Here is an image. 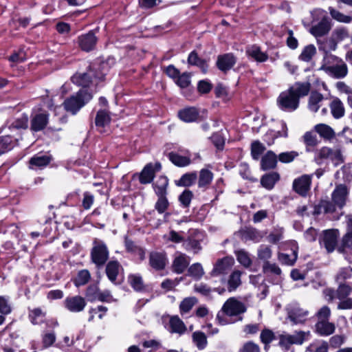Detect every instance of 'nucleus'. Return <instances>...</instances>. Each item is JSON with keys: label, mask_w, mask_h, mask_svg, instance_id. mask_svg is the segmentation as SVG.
I'll use <instances>...</instances> for the list:
<instances>
[{"label": "nucleus", "mask_w": 352, "mask_h": 352, "mask_svg": "<svg viewBox=\"0 0 352 352\" xmlns=\"http://www.w3.org/2000/svg\"><path fill=\"white\" fill-rule=\"evenodd\" d=\"M245 304L234 298H230L223 304L221 312L217 318L222 325L232 323L235 321H241L243 317L241 316L246 311Z\"/></svg>", "instance_id": "nucleus-1"}, {"label": "nucleus", "mask_w": 352, "mask_h": 352, "mask_svg": "<svg viewBox=\"0 0 352 352\" xmlns=\"http://www.w3.org/2000/svg\"><path fill=\"white\" fill-rule=\"evenodd\" d=\"M319 49L325 51V55L320 69L323 70L329 76L334 78H344L348 74L346 64L341 58L327 54L324 46H320Z\"/></svg>", "instance_id": "nucleus-2"}, {"label": "nucleus", "mask_w": 352, "mask_h": 352, "mask_svg": "<svg viewBox=\"0 0 352 352\" xmlns=\"http://www.w3.org/2000/svg\"><path fill=\"white\" fill-rule=\"evenodd\" d=\"M91 98V93L85 89H81L76 95L66 99L63 102V106L67 111L76 114Z\"/></svg>", "instance_id": "nucleus-3"}, {"label": "nucleus", "mask_w": 352, "mask_h": 352, "mask_svg": "<svg viewBox=\"0 0 352 352\" xmlns=\"http://www.w3.org/2000/svg\"><path fill=\"white\" fill-rule=\"evenodd\" d=\"M331 161L335 166L343 162V157L341 151L338 148H331L327 146H322L315 152L314 162L318 164H322L327 161Z\"/></svg>", "instance_id": "nucleus-4"}, {"label": "nucleus", "mask_w": 352, "mask_h": 352, "mask_svg": "<svg viewBox=\"0 0 352 352\" xmlns=\"http://www.w3.org/2000/svg\"><path fill=\"white\" fill-rule=\"evenodd\" d=\"M285 310L287 318L289 319L293 324H304L309 315V311L302 307L297 302H292L287 305Z\"/></svg>", "instance_id": "nucleus-5"}, {"label": "nucleus", "mask_w": 352, "mask_h": 352, "mask_svg": "<svg viewBox=\"0 0 352 352\" xmlns=\"http://www.w3.org/2000/svg\"><path fill=\"white\" fill-rule=\"evenodd\" d=\"M311 336L309 331H296L293 334L283 333L279 336V345L288 349L291 345H301L307 340Z\"/></svg>", "instance_id": "nucleus-6"}, {"label": "nucleus", "mask_w": 352, "mask_h": 352, "mask_svg": "<svg viewBox=\"0 0 352 352\" xmlns=\"http://www.w3.org/2000/svg\"><path fill=\"white\" fill-rule=\"evenodd\" d=\"M109 258V251L106 245L100 241L95 240L91 251V258L98 267L102 266Z\"/></svg>", "instance_id": "nucleus-7"}, {"label": "nucleus", "mask_w": 352, "mask_h": 352, "mask_svg": "<svg viewBox=\"0 0 352 352\" xmlns=\"http://www.w3.org/2000/svg\"><path fill=\"white\" fill-rule=\"evenodd\" d=\"M324 11L322 10H316L313 14H317L322 17L321 21L316 25H312L309 30V32L316 38L324 36L327 34L331 28V24L329 19L324 16Z\"/></svg>", "instance_id": "nucleus-8"}, {"label": "nucleus", "mask_w": 352, "mask_h": 352, "mask_svg": "<svg viewBox=\"0 0 352 352\" xmlns=\"http://www.w3.org/2000/svg\"><path fill=\"white\" fill-rule=\"evenodd\" d=\"M277 105L281 110L293 111L298 107L299 100L288 89L280 94L277 98Z\"/></svg>", "instance_id": "nucleus-9"}, {"label": "nucleus", "mask_w": 352, "mask_h": 352, "mask_svg": "<svg viewBox=\"0 0 352 352\" xmlns=\"http://www.w3.org/2000/svg\"><path fill=\"white\" fill-rule=\"evenodd\" d=\"M339 235L337 229L324 230L319 239L320 245L324 247L327 252H332L338 244Z\"/></svg>", "instance_id": "nucleus-10"}, {"label": "nucleus", "mask_w": 352, "mask_h": 352, "mask_svg": "<svg viewBox=\"0 0 352 352\" xmlns=\"http://www.w3.org/2000/svg\"><path fill=\"white\" fill-rule=\"evenodd\" d=\"M311 181V175H302L294 180L292 188L299 195L306 197L310 190Z\"/></svg>", "instance_id": "nucleus-11"}, {"label": "nucleus", "mask_w": 352, "mask_h": 352, "mask_svg": "<svg viewBox=\"0 0 352 352\" xmlns=\"http://www.w3.org/2000/svg\"><path fill=\"white\" fill-rule=\"evenodd\" d=\"M87 305L85 299L80 296H68L64 300L65 307L71 312L82 311Z\"/></svg>", "instance_id": "nucleus-12"}, {"label": "nucleus", "mask_w": 352, "mask_h": 352, "mask_svg": "<svg viewBox=\"0 0 352 352\" xmlns=\"http://www.w3.org/2000/svg\"><path fill=\"white\" fill-rule=\"evenodd\" d=\"M338 251L344 255L345 258L352 262V230L347 231L342 236L341 242L338 247Z\"/></svg>", "instance_id": "nucleus-13"}, {"label": "nucleus", "mask_w": 352, "mask_h": 352, "mask_svg": "<svg viewBox=\"0 0 352 352\" xmlns=\"http://www.w3.org/2000/svg\"><path fill=\"white\" fill-rule=\"evenodd\" d=\"M349 195V189L344 184H339L331 194V199L333 203L339 208H342L346 201Z\"/></svg>", "instance_id": "nucleus-14"}, {"label": "nucleus", "mask_w": 352, "mask_h": 352, "mask_svg": "<svg viewBox=\"0 0 352 352\" xmlns=\"http://www.w3.org/2000/svg\"><path fill=\"white\" fill-rule=\"evenodd\" d=\"M98 38L93 32L82 34L78 38L79 47L85 52H89L94 49Z\"/></svg>", "instance_id": "nucleus-15"}, {"label": "nucleus", "mask_w": 352, "mask_h": 352, "mask_svg": "<svg viewBox=\"0 0 352 352\" xmlns=\"http://www.w3.org/2000/svg\"><path fill=\"white\" fill-rule=\"evenodd\" d=\"M167 330L171 333L183 335L187 331V327L178 316L169 317Z\"/></svg>", "instance_id": "nucleus-16"}, {"label": "nucleus", "mask_w": 352, "mask_h": 352, "mask_svg": "<svg viewBox=\"0 0 352 352\" xmlns=\"http://www.w3.org/2000/svg\"><path fill=\"white\" fill-rule=\"evenodd\" d=\"M190 263V258L185 254L177 253L173 261V271L177 274L183 273Z\"/></svg>", "instance_id": "nucleus-17"}, {"label": "nucleus", "mask_w": 352, "mask_h": 352, "mask_svg": "<svg viewBox=\"0 0 352 352\" xmlns=\"http://www.w3.org/2000/svg\"><path fill=\"white\" fill-rule=\"evenodd\" d=\"M168 262L166 255L163 252H151L149 255L150 265L155 270H163Z\"/></svg>", "instance_id": "nucleus-18"}, {"label": "nucleus", "mask_w": 352, "mask_h": 352, "mask_svg": "<svg viewBox=\"0 0 352 352\" xmlns=\"http://www.w3.org/2000/svg\"><path fill=\"white\" fill-rule=\"evenodd\" d=\"M282 130L275 131L273 130L268 131L264 135L263 140L268 146H271L274 143V140L278 138H287L288 136V129L285 122H281Z\"/></svg>", "instance_id": "nucleus-19"}, {"label": "nucleus", "mask_w": 352, "mask_h": 352, "mask_svg": "<svg viewBox=\"0 0 352 352\" xmlns=\"http://www.w3.org/2000/svg\"><path fill=\"white\" fill-rule=\"evenodd\" d=\"M277 163V155L272 151H268L261 159V168L263 170L274 169Z\"/></svg>", "instance_id": "nucleus-20"}, {"label": "nucleus", "mask_w": 352, "mask_h": 352, "mask_svg": "<svg viewBox=\"0 0 352 352\" xmlns=\"http://www.w3.org/2000/svg\"><path fill=\"white\" fill-rule=\"evenodd\" d=\"M334 323L329 320H319L315 324V332L321 336H328L335 332Z\"/></svg>", "instance_id": "nucleus-21"}, {"label": "nucleus", "mask_w": 352, "mask_h": 352, "mask_svg": "<svg viewBox=\"0 0 352 352\" xmlns=\"http://www.w3.org/2000/svg\"><path fill=\"white\" fill-rule=\"evenodd\" d=\"M236 63V58L232 54H225L218 56L217 67L223 72L230 69Z\"/></svg>", "instance_id": "nucleus-22"}, {"label": "nucleus", "mask_w": 352, "mask_h": 352, "mask_svg": "<svg viewBox=\"0 0 352 352\" xmlns=\"http://www.w3.org/2000/svg\"><path fill=\"white\" fill-rule=\"evenodd\" d=\"M292 246V253L291 254H285V253H280L278 254V260L279 261L284 265H292L294 264L297 259L298 256V247L296 243L294 241L291 242Z\"/></svg>", "instance_id": "nucleus-23"}, {"label": "nucleus", "mask_w": 352, "mask_h": 352, "mask_svg": "<svg viewBox=\"0 0 352 352\" xmlns=\"http://www.w3.org/2000/svg\"><path fill=\"white\" fill-rule=\"evenodd\" d=\"M248 56L258 63L265 62L268 59V55L262 52L261 47L253 45L246 49Z\"/></svg>", "instance_id": "nucleus-24"}, {"label": "nucleus", "mask_w": 352, "mask_h": 352, "mask_svg": "<svg viewBox=\"0 0 352 352\" xmlns=\"http://www.w3.org/2000/svg\"><path fill=\"white\" fill-rule=\"evenodd\" d=\"M52 160V157L48 154L38 153L30 160V167L42 168L47 166Z\"/></svg>", "instance_id": "nucleus-25"}, {"label": "nucleus", "mask_w": 352, "mask_h": 352, "mask_svg": "<svg viewBox=\"0 0 352 352\" xmlns=\"http://www.w3.org/2000/svg\"><path fill=\"white\" fill-rule=\"evenodd\" d=\"M234 261L232 258L225 257L217 261L212 274L218 275L226 273L232 265Z\"/></svg>", "instance_id": "nucleus-26"}, {"label": "nucleus", "mask_w": 352, "mask_h": 352, "mask_svg": "<svg viewBox=\"0 0 352 352\" xmlns=\"http://www.w3.org/2000/svg\"><path fill=\"white\" fill-rule=\"evenodd\" d=\"M122 269V266L117 261H111L107 263L106 274L111 283H116L117 277Z\"/></svg>", "instance_id": "nucleus-27"}, {"label": "nucleus", "mask_w": 352, "mask_h": 352, "mask_svg": "<svg viewBox=\"0 0 352 352\" xmlns=\"http://www.w3.org/2000/svg\"><path fill=\"white\" fill-rule=\"evenodd\" d=\"M18 139L10 135L0 138V155L12 150L17 144Z\"/></svg>", "instance_id": "nucleus-28"}, {"label": "nucleus", "mask_w": 352, "mask_h": 352, "mask_svg": "<svg viewBox=\"0 0 352 352\" xmlns=\"http://www.w3.org/2000/svg\"><path fill=\"white\" fill-rule=\"evenodd\" d=\"M179 118L186 122H192L197 120L199 111L195 107H187L178 112Z\"/></svg>", "instance_id": "nucleus-29"}, {"label": "nucleus", "mask_w": 352, "mask_h": 352, "mask_svg": "<svg viewBox=\"0 0 352 352\" xmlns=\"http://www.w3.org/2000/svg\"><path fill=\"white\" fill-rule=\"evenodd\" d=\"M168 158L173 164L177 166L184 167L188 166L191 163L190 155H181L175 152L168 153Z\"/></svg>", "instance_id": "nucleus-30"}, {"label": "nucleus", "mask_w": 352, "mask_h": 352, "mask_svg": "<svg viewBox=\"0 0 352 352\" xmlns=\"http://www.w3.org/2000/svg\"><path fill=\"white\" fill-rule=\"evenodd\" d=\"M124 245L127 252L133 254L137 256L140 261H142L145 258L144 250L137 245L133 241L129 239L128 237L124 239Z\"/></svg>", "instance_id": "nucleus-31"}, {"label": "nucleus", "mask_w": 352, "mask_h": 352, "mask_svg": "<svg viewBox=\"0 0 352 352\" xmlns=\"http://www.w3.org/2000/svg\"><path fill=\"white\" fill-rule=\"evenodd\" d=\"M314 131L324 140H331L336 136L334 130L326 124H318L315 125Z\"/></svg>", "instance_id": "nucleus-32"}, {"label": "nucleus", "mask_w": 352, "mask_h": 352, "mask_svg": "<svg viewBox=\"0 0 352 352\" xmlns=\"http://www.w3.org/2000/svg\"><path fill=\"white\" fill-rule=\"evenodd\" d=\"M93 74L92 71L83 74H77L72 76V81L79 86L87 87L93 82Z\"/></svg>", "instance_id": "nucleus-33"}, {"label": "nucleus", "mask_w": 352, "mask_h": 352, "mask_svg": "<svg viewBox=\"0 0 352 352\" xmlns=\"http://www.w3.org/2000/svg\"><path fill=\"white\" fill-rule=\"evenodd\" d=\"M324 100L323 95L319 92H311L309 98L308 108L313 112H316L322 106V102Z\"/></svg>", "instance_id": "nucleus-34"}, {"label": "nucleus", "mask_w": 352, "mask_h": 352, "mask_svg": "<svg viewBox=\"0 0 352 352\" xmlns=\"http://www.w3.org/2000/svg\"><path fill=\"white\" fill-rule=\"evenodd\" d=\"M48 122V116L46 113L36 115L32 120L31 129L33 131H38L45 128Z\"/></svg>", "instance_id": "nucleus-35"}, {"label": "nucleus", "mask_w": 352, "mask_h": 352, "mask_svg": "<svg viewBox=\"0 0 352 352\" xmlns=\"http://www.w3.org/2000/svg\"><path fill=\"white\" fill-rule=\"evenodd\" d=\"M279 179L280 175L276 172H272L263 175L261 179V184L266 189L272 190Z\"/></svg>", "instance_id": "nucleus-36"}, {"label": "nucleus", "mask_w": 352, "mask_h": 352, "mask_svg": "<svg viewBox=\"0 0 352 352\" xmlns=\"http://www.w3.org/2000/svg\"><path fill=\"white\" fill-rule=\"evenodd\" d=\"M155 175L153 164H146L140 175V182L143 184H149L152 182Z\"/></svg>", "instance_id": "nucleus-37"}, {"label": "nucleus", "mask_w": 352, "mask_h": 352, "mask_svg": "<svg viewBox=\"0 0 352 352\" xmlns=\"http://www.w3.org/2000/svg\"><path fill=\"white\" fill-rule=\"evenodd\" d=\"M348 36V31L344 28L336 29L331 35L330 43V50H335L336 48V43L342 41Z\"/></svg>", "instance_id": "nucleus-38"}, {"label": "nucleus", "mask_w": 352, "mask_h": 352, "mask_svg": "<svg viewBox=\"0 0 352 352\" xmlns=\"http://www.w3.org/2000/svg\"><path fill=\"white\" fill-rule=\"evenodd\" d=\"M292 94L299 100L300 97L305 96L310 90V84L309 82H297L289 88Z\"/></svg>", "instance_id": "nucleus-39"}, {"label": "nucleus", "mask_w": 352, "mask_h": 352, "mask_svg": "<svg viewBox=\"0 0 352 352\" xmlns=\"http://www.w3.org/2000/svg\"><path fill=\"white\" fill-rule=\"evenodd\" d=\"M168 185V179L165 176H160L153 183V188L157 196L166 195V189Z\"/></svg>", "instance_id": "nucleus-40"}, {"label": "nucleus", "mask_w": 352, "mask_h": 352, "mask_svg": "<svg viewBox=\"0 0 352 352\" xmlns=\"http://www.w3.org/2000/svg\"><path fill=\"white\" fill-rule=\"evenodd\" d=\"M331 112L333 117L336 119H339L344 115V107L342 101L338 98L333 100L330 104Z\"/></svg>", "instance_id": "nucleus-41"}, {"label": "nucleus", "mask_w": 352, "mask_h": 352, "mask_svg": "<svg viewBox=\"0 0 352 352\" xmlns=\"http://www.w3.org/2000/svg\"><path fill=\"white\" fill-rule=\"evenodd\" d=\"M197 175L195 172L188 173L183 175L179 179L175 182L177 186L188 187L195 183Z\"/></svg>", "instance_id": "nucleus-42"}, {"label": "nucleus", "mask_w": 352, "mask_h": 352, "mask_svg": "<svg viewBox=\"0 0 352 352\" xmlns=\"http://www.w3.org/2000/svg\"><path fill=\"white\" fill-rule=\"evenodd\" d=\"M213 179V173L208 169L203 168L199 171L198 186L199 188L208 187Z\"/></svg>", "instance_id": "nucleus-43"}, {"label": "nucleus", "mask_w": 352, "mask_h": 352, "mask_svg": "<svg viewBox=\"0 0 352 352\" xmlns=\"http://www.w3.org/2000/svg\"><path fill=\"white\" fill-rule=\"evenodd\" d=\"M352 278V267H344L339 269L335 280L337 283L346 284V282Z\"/></svg>", "instance_id": "nucleus-44"}, {"label": "nucleus", "mask_w": 352, "mask_h": 352, "mask_svg": "<svg viewBox=\"0 0 352 352\" xmlns=\"http://www.w3.org/2000/svg\"><path fill=\"white\" fill-rule=\"evenodd\" d=\"M241 272L239 270L234 271L229 276L228 280V289L229 292L234 291L241 284Z\"/></svg>", "instance_id": "nucleus-45"}, {"label": "nucleus", "mask_w": 352, "mask_h": 352, "mask_svg": "<svg viewBox=\"0 0 352 352\" xmlns=\"http://www.w3.org/2000/svg\"><path fill=\"white\" fill-rule=\"evenodd\" d=\"M192 342L199 350L204 349L207 344V338L204 333L197 331L192 335Z\"/></svg>", "instance_id": "nucleus-46"}, {"label": "nucleus", "mask_w": 352, "mask_h": 352, "mask_svg": "<svg viewBox=\"0 0 352 352\" xmlns=\"http://www.w3.org/2000/svg\"><path fill=\"white\" fill-rule=\"evenodd\" d=\"M302 139L306 145L307 152H311L312 148L318 144L316 135L311 131L306 132L303 135Z\"/></svg>", "instance_id": "nucleus-47"}, {"label": "nucleus", "mask_w": 352, "mask_h": 352, "mask_svg": "<svg viewBox=\"0 0 352 352\" xmlns=\"http://www.w3.org/2000/svg\"><path fill=\"white\" fill-rule=\"evenodd\" d=\"M197 302L195 297L185 298L179 305V311L182 315L188 313Z\"/></svg>", "instance_id": "nucleus-48"}, {"label": "nucleus", "mask_w": 352, "mask_h": 352, "mask_svg": "<svg viewBox=\"0 0 352 352\" xmlns=\"http://www.w3.org/2000/svg\"><path fill=\"white\" fill-rule=\"evenodd\" d=\"M257 256L259 260L268 262L272 256V248L267 245H261L257 250Z\"/></svg>", "instance_id": "nucleus-49"}, {"label": "nucleus", "mask_w": 352, "mask_h": 352, "mask_svg": "<svg viewBox=\"0 0 352 352\" xmlns=\"http://www.w3.org/2000/svg\"><path fill=\"white\" fill-rule=\"evenodd\" d=\"M45 317V312L41 308H35L30 311L29 318L34 324L41 323Z\"/></svg>", "instance_id": "nucleus-50"}, {"label": "nucleus", "mask_w": 352, "mask_h": 352, "mask_svg": "<svg viewBox=\"0 0 352 352\" xmlns=\"http://www.w3.org/2000/svg\"><path fill=\"white\" fill-rule=\"evenodd\" d=\"M237 261L245 267H249L252 265V259L250 254L244 250L235 251Z\"/></svg>", "instance_id": "nucleus-51"}, {"label": "nucleus", "mask_w": 352, "mask_h": 352, "mask_svg": "<svg viewBox=\"0 0 352 352\" xmlns=\"http://www.w3.org/2000/svg\"><path fill=\"white\" fill-rule=\"evenodd\" d=\"M128 281L135 291H142L144 288L142 278L140 274H130L128 277Z\"/></svg>", "instance_id": "nucleus-52"}, {"label": "nucleus", "mask_w": 352, "mask_h": 352, "mask_svg": "<svg viewBox=\"0 0 352 352\" xmlns=\"http://www.w3.org/2000/svg\"><path fill=\"white\" fill-rule=\"evenodd\" d=\"M329 11L331 17L338 22L350 23L352 21V17L351 16L345 15L332 7L329 8Z\"/></svg>", "instance_id": "nucleus-53"}, {"label": "nucleus", "mask_w": 352, "mask_h": 352, "mask_svg": "<svg viewBox=\"0 0 352 352\" xmlns=\"http://www.w3.org/2000/svg\"><path fill=\"white\" fill-rule=\"evenodd\" d=\"M338 287L336 289V298L342 300L348 298L352 292V286L348 284L338 283Z\"/></svg>", "instance_id": "nucleus-54"}, {"label": "nucleus", "mask_w": 352, "mask_h": 352, "mask_svg": "<svg viewBox=\"0 0 352 352\" xmlns=\"http://www.w3.org/2000/svg\"><path fill=\"white\" fill-rule=\"evenodd\" d=\"M335 203L329 201H321L316 208V212L319 214L321 212L332 213L336 210Z\"/></svg>", "instance_id": "nucleus-55"}, {"label": "nucleus", "mask_w": 352, "mask_h": 352, "mask_svg": "<svg viewBox=\"0 0 352 352\" xmlns=\"http://www.w3.org/2000/svg\"><path fill=\"white\" fill-rule=\"evenodd\" d=\"M316 54V48L314 45H309L304 47L299 58L305 62H309L312 57Z\"/></svg>", "instance_id": "nucleus-56"}, {"label": "nucleus", "mask_w": 352, "mask_h": 352, "mask_svg": "<svg viewBox=\"0 0 352 352\" xmlns=\"http://www.w3.org/2000/svg\"><path fill=\"white\" fill-rule=\"evenodd\" d=\"M265 146L259 141H254L251 144V155L254 160H258L265 151Z\"/></svg>", "instance_id": "nucleus-57"}, {"label": "nucleus", "mask_w": 352, "mask_h": 352, "mask_svg": "<svg viewBox=\"0 0 352 352\" xmlns=\"http://www.w3.org/2000/svg\"><path fill=\"white\" fill-rule=\"evenodd\" d=\"M299 153L295 151H286L280 153L278 156V160L284 164L292 162L296 157H298Z\"/></svg>", "instance_id": "nucleus-58"}, {"label": "nucleus", "mask_w": 352, "mask_h": 352, "mask_svg": "<svg viewBox=\"0 0 352 352\" xmlns=\"http://www.w3.org/2000/svg\"><path fill=\"white\" fill-rule=\"evenodd\" d=\"M111 118L109 113L104 111H98L96 118V124L97 126L104 127L110 122Z\"/></svg>", "instance_id": "nucleus-59"}, {"label": "nucleus", "mask_w": 352, "mask_h": 352, "mask_svg": "<svg viewBox=\"0 0 352 352\" xmlns=\"http://www.w3.org/2000/svg\"><path fill=\"white\" fill-rule=\"evenodd\" d=\"M190 78L191 75L190 73L184 72L182 74H180L174 82L180 88L184 89L188 87L190 85Z\"/></svg>", "instance_id": "nucleus-60"}, {"label": "nucleus", "mask_w": 352, "mask_h": 352, "mask_svg": "<svg viewBox=\"0 0 352 352\" xmlns=\"http://www.w3.org/2000/svg\"><path fill=\"white\" fill-rule=\"evenodd\" d=\"M284 229L283 228H274L268 235V241L276 244L283 238Z\"/></svg>", "instance_id": "nucleus-61"}, {"label": "nucleus", "mask_w": 352, "mask_h": 352, "mask_svg": "<svg viewBox=\"0 0 352 352\" xmlns=\"http://www.w3.org/2000/svg\"><path fill=\"white\" fill-rule=\"evenodd\" d=\"M188 275L195 279H199L204 275V270L200 263H195L192 265L188 270Z\"/></svg>", "instance_id": "nucleus-62"}, {"label": "nucleus", "mask_w": 352, "mask_h": 352, "mask_svg": "<svg viewBox=\"0 0 352 352\" xmlns=\"http://www.w3.org/2000/svg\"><path fill=\"white\" fill-rule=\"evenodd\" d=\"M91 278L90 273L87 270H82L78 273L74 280L76 286L83 285L87 283Z\"/></svg>", "instance_id": "nucleus-63"}, {"label": "nucleus", "mask_w": 352, "mask_h": 352, "mask_svg": "<svg viewBox=\"0 0 352 352\" xmlns=\"http://www.w3.org/2000/svg\"><path fill=\"white\" fill-rule=\"evenodd\" d=\"M239 352H261L260 346L252 341L245 342Z\"/></svg>", "instance_id": "nucleus-64"}]
</instances>
